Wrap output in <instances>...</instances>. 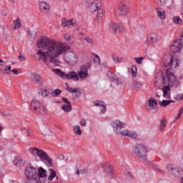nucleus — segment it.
Wrapping results in <instances>:
<instances>
[{
    "mask_svg": "<svg viewBox=\"0 0 183 183\" xmlns=\"http://www.w3.org/2000/svg\"><path fill=\"white\" fill-rule=\"evenodd\" d=\"M42 107V104L39 102L37 99H34L31 103V109L32 111H35L36 112L38 111L39 107Z\"/></svg>",
    "mask_w": 183,
    "mask_h": 183,
    "instance_id": "nucleus-18",
    "label": "nucleus"
},
{
    "mask_svg": "<svg viewBox=\"0 0 183 183\" xmlns=\"http://www.w3.org/2000/svg\"><path fill=\"white\" fill-rule=\"evenodd\" d=\"M11 66H6V69H4V71L6 74H10L11 73Z\"/></svg>",
    "mask_w": 183,
    "mask_h": 183,
    "instance_id": "nucleus-52",
    "label": "nucleus"
},
{
    "mask_svg": "<svg viewBox=\"0 0 183 183\" xmlns=\"http://www.w3.org/2000/svg\"><path fill=\"white\" fill-rule=\"evenodd\" d=\"M14 24L15 26H14L13 29H14V30L19 29V28H21V19H19L14 20Z\"/></svg>",
    "mask_w": 183,
    "mask_h": 183,
    "instance_id": "nucleus-36",
    "label": "nucleus"
},
{
    "mask_svg": "<svg viewBox=\"0 0 183 183\" xmlns=\"http://www.w3.org/2000/svg\"><path fill=\"white\" fill-rule=\"evenodd\" d=\"M64 78L76 81H79V76H78V74H76V71H69L68 74H65Z\"/></svg>",
    "mask_w": 183,
    "mask_h": 183,
    "instance_id": "nucleus-15",
    "label": "nucleus"
},
{
    "mask_svg": "<svg viewBox=\"0 0 183 183\" xmlns=\"http://www.w3.org/2000/svg\"><path fill=\"white\" fill-rule=\"evenodd\" d=\"M157 98H161V96H159L158 94H156Z\"/></svg>",
    "mask_w": 183,
    "mask_h": 183,
    "instance_id": "nucleus-63",
    "label": "nucleus"
},
{
    "mask_svg": "<svg viewBox=\"0 0 183 183\" xmlns=\"http://www.w3.org/2000/svg\"><path fill=\"white\" fill-rule=\"evenodd\" d=\"M110 79L112 81V82L117 84V85L119 84V78H118V76L114 73H111Z\"/></svg>",
    "mask_w": 183,
    "mask_h": 183,
    "instance_id": "nucleus-33",
    "label": "nucleus"
},
{
    "mask_svg": "<svg viewBox=\"0 0 183 183\" xmlns=\"http://www.w3.org/2000/svg\"><path fill=\"white\" fill-rule=\"evenodd\" d=\"M30 152L31 155H37L41 161H43V162H44V164H46L47 167H52V159H51V157H49V156H48V154H46L45 151L42 149H39L36 147H34L31 149Z\"/></svg>",
    "mask_w": 183,
    "mask_h": 183,
    "instance_id": "nucleus-4",
    "label": "nucleus"
},
{
    "mask_svg": "<svg viewBox=\"0 0 183 183\" xmlns=\"http://www.w3.org/2000/svg\"><path fill=\"white\" fill-rule=\"evenodd\" d=\"M137 66H132V76L134 78H135V76H137Z\"/></svg>",
    "mask_w": 183,
    "mask_h": 183,
    "instance_id": "nucleus-42",
    "label": "nucleus"
},
{
    "mask_svg": "<svg viewBox=\"0 0 183 183\" xmlns=\"http://www.w3.org/2000/svg\"><path fill=\"white\" fill-rule=\"evenodd\" d=\"M38 177H39V178H46V170L42 167H39L38 169Z\"/></svg>",
    "mask_w": 183,
    "mask_h": 183,
    "instance_id": "nucleus-24",
    "label": "nucleus"
},
{
    "mask_svg": "<svg viewBox=\"0 0 183 183\" xmlns=\"http://www.w3.org/2000/svg\"><path fill=\"white\" fill-rule=\"evenodd\" d=\"M19 59L21 61V62H24L25 61V57L22 55L19 56Z\"/></svg>",
    "mask_w": 183,
    "mask_h": 183,
    "instance_id": "nucleus-53",
    "label": "nucleus"
},
{
    "mask_svg": "<svg viewBox=\"0 0 183 183\" xmlns=\"http://www.w3.org/2000/svg\"><path fill=\"white\" fill-rule=\"evenodd\" d=\"M69 25H71L72 26H76V20L75 19H71L69 20Z\"/></svg>",
    "mask_w": 183,
    "mask_h": 183,
    "instance_id": "nucleus-46",
    "label": "nucleus"
},
{
    "mask_svg": "<svg viewBox=\"0 0 183 183\" xmlns=\"http://www.w3.org/2000/svg\"><path fill=\"white\" fill-rule=\"evenodd\" d=\"M117 14L123 16H127L128 14V6L125 3L121 2L117 9Z\"/></svg>",
    "mask_w": 183,
    "mask_h": 183,
    "instance_id": "nucleus-12",
    "label": "nucleus"
},
{
    "mask_svg": "<svg viewBox=\"0 0 183 183\" xmlns=\"http://www.w3.org/2000/svg\"><path fill=\"white\" fill-rule=\"evenodd\" d=\"M104 172L110 175V178H112V175H114V172L112 171V168L109 164H106L104 167Z\"/></svg>",
    "mask_w": 183,
    "mask_h": 183,
    "instance_id": "nucleus-27",
    "label": "nucleus"
},
{
    "mask_svg": "<svg viewBox=\"0 0 183 183\" xmlns=\"http://www.w3.org/2000/svg\"><path fill=\"white\" fill-rule=\"evenodd\" d=\"M64 39L66 42H71V36L69 34L64 35Z\"/></svg>",
    "mask_w": 183,
    "mask_h": 183,
    "instance_id": "nucleus-51",
    "label": "nucleus"
},
{
    "mask_svg": "<svg viewBox=\"0 0 183 183\" xmlns=\"http://www.w3.org/2000/svg\"><path fill=\"white\" fill-rule=\"evenodd\" d=\"M94 107H102L104 108L103 109L101 110L102 114H105L107 112V105L104 102L102 101H96L93 102Z\"/></svg>",
    "mask_w": 183,
    "mask_h": 183,
    "instance_id": "nucleus-21",
    "label": "nucleus"
},
{
    "mask_svg": "<svg viewBox=\"0 0 183 183\" xmlns=\"http://www.w3.org/2000/svg\"><path fill=\"white\" fill-rule=\"evenodd\" d=\"M160 5H165L167 4V0H159Z\"/></svg>",
    "mask_w": 183,
    "mask_h": 183,
    "instance_id": "nucleus-54",
    "label": "nucleus"
},
{
    "mask_svg": "<svg viewBox=\"0 0 183 183\" xmlns=\"http://www.w3.org/2000/svg\"><path fill=\"white\" fill-rule=\"evenodd\" d=\"M25 175L26 177V183H41V181H39L36 169L32 166L26 168Z\"/></svg>",
    "mask_w": 183,
    "mask_h": 183,
    "instance_id": "nucleus-5",
    "label": "nucleus"
},
{
    "mask_svg": "<svg viewBox=\"0 0 183 183\" xmlns=\"http://www.w3.org/2000/svg\"><path fill=\"white\" fill-rule=\"evenodd\" d=\"M162 64L164 71H166L169 85L164 86L162 91L163 92L164 98L169 99L171 98L170 86L172 88H177L179 85V81L177 79L175 75L171 72V68H178L179 66V61L178 59H174L170 54H166L163 57Z\"/></svg>",
    "mask_w": 183,
    "mask_h": 183,
    "instance_id": "nucleus-2",
    "label": "nucleus"
},
{
    "mask_svg": "<svg viewBox=\"0 0 183 183\" xmlns=\"http://www.w3.org/2000/svg\"><path fill=\"white\" fill-rule=\"evenodd\" d=\"M73 130L75 135H79V137L80 135H82V131L81 130V127H79V125H75L73 127Z\"/></svg>",
    "mask_w": 183,
    "mask_h": 183,
    "instance_id": "nucleus-31",
    "label": "nucleus"
},
{
    "mask_svg": "<svg viewBox=\"0 0 183 183\" xmlns=\"http://www.w3.org/2000/svg\"><path fill=\"white\" fill-rule=\"evenodd\" d=\"M49 176L48 177L49 181H54V178H55V177H56V172H55V170H54V169H49Z\"/></svg>",
    "mask_w": 183,
    "mask_h": 183,
    "instance_id": "nucleus-30",
    "label": "nucleus"
},
{
    "mask_svg": "<svg viewBox=\"0 0 183 183\" xmlns=\"http://www.w3.org/2000/svg\"><path fill=\"white\" fill-rule=\"evenodd\" d=\"M64 61L69 65L74 66L78 64V54L74 51H67L64 54Z\"/></svg>",
    "mask_w": 183,
    "mask_h": 183,
    "instance_id": "nucleus-7",
    "label": "nucleus"
},
{
    "mask_svg": "<svg viewBox=\"0 0 183 183\" xmlns=\"http://www.w3.org/2000/svg\"><path fill=\"white\" fill-rule=\"evenodd\" d=\"M182 113H183V107L179 109L178 115L174 117V122H176L177 121H178V119H179V118H181V115H182Z\"/></svg>",
    "mask_w": 183,
    "mask_h": 183,
    "instance_id": "nucleus-40",
    "label": "nucleus"
},
{
    "mask_svg": "<svg viewBox=\"0 0 183 183\" xmlns=\"http://www.w3.org/2000/svg\"><path fill=\"white\" fill-rule=\"evenodd\" d=\"M0 72L1 73H3L4 72V70L2 69H0Z\"/></svg>",
    "mask_w": 183,
    "mask_h": 183,
    "instance_id": "nucleus-64",
    "label": "nucleus"
},
{
    "mask_svg": "<svg viewBox=\"0 0 183 183\" xmlns=\"http://www.w3.org/2000/svg\"><path fill=\"white\" fill-rule=\"evenodd\" d=\"M91 63H87L80 66V69L77 74L79 79L80 78V79H86V78H89V73H88V70L91 69Z\"/></svg>",
    "mask_w": 183,
    "mask_h": 183,
    "instance_id": "nucleus-8",
    "label": "nucleus"
},
{
    "mask_svg": "<svg viewBox=\"0 0 183 183\" xmlns=\"http://www.w3.org/2000/svg\"><path fill=\"white\" fill-rule=\"evenodd\" d=\"M162 82H163L164 84H165V77L162 76Z\"/></svg>",
    "mask_w": 183,
    "mask_h": 183,
    "instance_id": "nucleus-57",
    "label": "nucleus"
},
{
    "mask_svg": "<svg viewBox=\"0 0 183 183\" xmlns=\"http://www.w3.org/2000/svg\"><path fill=\"white\" fill-rule=\"evenodd\" d=\"M173 21H174V24H179V25H181V24H182V20H181L179 16H174L173 18Z\"/></svg>",
    "mask_w": 183,
    "mask_h": 183,
    "instance_id": "nucleus-41",
    "label": "nucleus"
},
{
    "mask_svg": "<svg viewBox=\"0 0 183 183\" xmlns=\"http://www.w3.org/2000/svg\"><path fill=\"white\" fill-rule=\"evenodd\" d=\"M37 48L42 49L36 52V55L39 56V61L46 62L49 59L54 65H59V60L57 58L69 49L66 44L56 41L46 36H43L37 41Z\"/></svg>",
    "mask_w": 183,
    "mask_h": 183,
    "instance_id": "nucleus-1",
    "label": "nucleus"
},
{
    "mask_svg": "<svg viewBox=\"0 0 183 183\" xmlns=\"http://www.w3.org/2000/svg\"><path fill=\"white\" fill-rule=\"evenodd\" d=\"M76 174H77V175H79V174H81V170H77Z\"/></svg>",
    "mask_w": 183,
    "mask_h": 183,
    "instance_id": "nucleus-60",
    "label": "nucleus"
},
{
    "mask_svg": "<svg viewBox=\"0 0 183 183\" xmlns=\"http://www.w3.org/2000/svg\"><path fill=\"white\" fill-rule=\"evenodd\" d=\"M183 45V41L180 38L176 40L171 46H170V51L172 54H177L181 51Z\"/></svg>",
    "mask_w": 183,
    "mask_h": 183,
    "instance_id": "nucleus-9",
    "label": "nucleus"
},
{
    "mask_svg": "<svg viewBox=\"0 0 183 183\" xmlns=\"http://www.w3.org/2000/svg\"><path fill=\"white\" fill-rule=\"evenodd\" d=\"M157 16L160 19H165V10L162 8H157L156 9Z\"/></svg>",
    "mask_w": 183,
    "mask_h": 183,
    "instance_id": "nucleus-25",
    "label": "nucleus"
},
{
    "mask_svg": "<svg viewBox=\"0 0 183 183\" xmlns=\"http://www.w3.org/2000/svg\"><path fill=\"white\" fill-rule=\"evenodd\" d=\"M55 178H56V181H58V179H59V177L56 175Z\"/></svg>",
    "mask_w": 183,
    "mask_h": 183,
    "instance_id": "nucleus-62",
    "label": "nucleus"
},
{
    "mask_svg": "<svg viewBox=\"0 0 183 183\" xmlns=\"http://www.w3.org/2000/svg\"><path fill=\"white\" fill-rule=\"evenodd\" d=\"M14 164L16 167H24L25 162L22 160V158L17 157L14 160Z\"/></svg>",
    "mask_w": 183,
    "mask_h": 183,
    "instance_id": "nucleus-26",
    "label": "nucleus"
},
{
    "mask_svg": "<svg viewBox=\"0 0 183 183\" xmlns=\"http://www.w3.org/2000/svg\"><path fill=\"white\" fill-rule=\"evenodd\" d=\"M132 152L139 159L148 160V147L142 144H136L132 147Z\"/></svg>",
    "mask_w": 183,
    "mask_h": 183,
    "instance_id": "nucleus-3",
    "label": "nucleus"
},
{
    "mask_svg": "<svg viewBox=\"0 0 183 183\" xmlns=\"http://www.w3.org/2000/svg\"><path fill=\"white\" fill-rule=\"evenodd\" d=\"M92 55H94V62H97V64H101V59L99 58V56L98 54H92Z\"/></svg>",
    "mask_w": 183,
    "mask_h": 183,
    "instance_id": "nucleus-44",
    "label": "nucleus"
},
{
    "mask_svg": "<svg viewBox=\"0 0 183 183\" xmlns=\"http://www.w3.org/2000/svg\"><path fill=\"white\" fill-rule=\"evenodd\" d=\"M90 12H97L94 19L95 22H99L104 16V9H101V1L95 0L89 6Z\"/></svg>",
    "mask_w": 183,
    "mask_h": 183,
    "instance_id": "nucleus-6",
    "label": "nucleus"
},
{
    "mask_svg": "<svg viewBox=\"0 0 183 183\" xmlns=\"http://www.w3.org/2000/svg\"><path fill=\"white\" fill-rule=\"evenodd\" d=\"M53 72L60 76L61 78H65V73H64L61 69H53Z\"/></svg>",
    "mask_w": 183,
    "mask_h": 183,
    "instance_id": "nucleus-32",
    "label": "nucleus"
},
{
    "mask_svg": "<svg viewBox=\"0 0 183 183\" xmlns=\"http://www.w3.org/2000/svg\"><path fill=\"white\" fill-rule=\"evenodd\" d=\"M61 94H62V90L56 89L51 93V95L53 97H59V95H61Z\"/></svg>",
    "mask_w": 183,
    "mask_h": 183,
    "instance_id": "nucleus-37",
    "label": "nucleus"
},
{
    "mask_svg": "<svg viewBox=\"0 0 183 183\" xmlns=\"http://www.w3.org/2000/svg\"><path fill=\"white\" fill-rule=\"evenodd\" d=\"M112 127H113L115 134L119 135V134H121V129L125 128V124L119 120H115L112 122Z\"/></svg>",
    "mask_w": 183,
    "mask_h": 183,
    "instance_id": "nucleus-10",
    "label": "nucleus"
},
{
    "mask_svg": "<svg viewBox=\"0 0 183 183\" xmlns=\"http://www.w3.org/2000/svg\"><path fill=\"white\" fill-rule=\"evenodd\" d=\"M121 135H122V137H129V138H133L134 139L138 138V134H137L135 132H131L129 130L122 131Z\"/></svg>",
    "mask_w": 183,
    "mask_h": 183,
    "instance_id": "nucleus-14",
    "label": "nucleus"
},
{
    "mask_svg": "<svg viewBox=\"0 0 183 183\" xmlns=\"http://www.w3.org/2000/svg\"><path fill=\"white\" fill-rule=\"evenodd\" d=\"M86 169H81L80 170V174H86Z\"/></svg>",
    "mask_w": 183,
    "mask_h": 183,
    "instance_id": "nucleus-56",
    "label": "nucleus"
},
{
    "mask_svg": "<svg viewBox=\"0 0 183 183\" xmlns=\"http://www.w3.org/2000/svg\"><path fill=\"white\" fill-rule=\"evenodd\" d=\"M32 81L34 84H36L38 85H42L44 84V79H42V76L39 74H32Z\"/></svg>",
    "mask_w": 183,
    "mask_h": 183,
    "instance_id": "nucleus-13",
    "label": "nucleus"
},
{
    "mask_svg": "<svg viewBox=\"0 0 183 183\" xmlns=\"http://www.w3.org/2000/svg\"><path fill=\"white\" fill-rule=\"evenodd\" d=\"M36 112L37 114H40V115H46L48 113V109H46V106L41 104Z\"/></svg>",
    "mask_w": 183,
    "mask_h": 183,
    "instance_id": "nucleus-23",
    "label": "nucleus"
},
{
    "mask_svg": "<svg viewBox=\"0 0 183 183\" xmlns=\"http://www.w3.org/2000/svg\"><path fill=\"white\" fill-rule=\"evenodd\" d=\"M142 88V84L138 81H135L132 83V89H136L137 91H139Z\"/></svg>",
    "mask_w": 183,
    "mask_h": 183,
    "instance_id": "nucleus-29",
    "label": "nucleus"
},
{
    "mask_svg": "<svg viewBox=\"0 0 183 183\" xmlns=\"http://www.w3.org/2000/svg\"><path fill=\"white\" fill-rule=\"evenodd\" d=\"M79 124L81 127H86V120L85 119H82L80 122Z\"/></svg>",
    "mask_w": 183,
    "mask_h": 183,
    "instance_id": "nucleus-48",
    "label": "nucleus"
},
{
    "mask_svg": "<svg viewBox=\"0 0 183 183\" xmlns=\"http://www.w3.org/2000/svg\"><path fill=\"white\" fill-rule=\"evenodd\" d=\"M61 109L64 112H71L72 111V107H71V104H64L61 106Z\"/></svg>",
    "mask_w": 183,
    "mask_h": 183,
    "instance_id": "nucleus-35",
    "label": "nucleus"
},
{
    "mask_svg": "<svg viewBox=\"0 0 183 183\" xmlns=\"http://www.w3.org/2000/svg\"><path fill=\"white\" fill-rule=\"evenodd\" d=\"M149 102V108L148 109L149 112H151L152 109H155L157 107V105H158V102L155 101V99L154 97H150L148 100Z\"/></svg>",
    "mask_w": 183,
    "mask_h": 183,
    "instance_id": "nucleus-19",
    "label": "nucleus"
},
{
    "mask_svg": "<svg viewBox=\"0 0 183 183\" xmlns=\"http://www.w3.org/2000/svg\"><path fill=\"white\" fill-rule=\"evenodd\" d=\"M169 104H171V102H169V100H162L159 102V105H160V107H168Z\"/></svg>",
    "mask_w": 183,
    "mask_h": 183,
    "instance_id": "nucleus-38",
    "label": "nucleus"
},
{
    "mask_svg": "<svg viewBox=\"0 0 183 183\" xmlns=\"http://www.w3.org/2000/svg\"><path fill=\"white\" fill-rule=\"evenodd\" d=\"M39 94L41 97H44V98H46L48 95H49V92L46 89H41L40 92H39Z\"/></svg>",
    "mask_w": 183,
    "mask_h": 183,
    "instance_id": "nucleus-34",
    "label": "nucleus"
},
{
    "mask_svg": "<svg viewBox=\"0 0 183 183\" xmlns=\"http://www.w3.org/2000/svg\"><path fill=\"white\" fill-rule=\"evenodd\" d=\"M26 133H27V137H32V135H33L32 129H26Z\"/></svg>",
    "mask_w": 183,
    "mask_h": 183,
    "instance_id": "nucleus-49",
    "label": "nucleus"
},
{
    "mask_svg": "<svg viewBox=\"0 0 183 183\" xmlns=\"http://www.w3.org/2000/svg\"><path fill=\"white\" fill-rule=\"evenodd\" d=\"M62 25L64 26H69V21H66V18H63L62 19Z\"/></svg>",
    "mask_w": 183,
    "mask_h": 183,
    "instance_id": "nucleus-47",
    "label": "nucleus"
},
{
    "mask_svg": "<svg viewBox=\"0 0 183 183\" xmlns=\"http://www.w3.org/2000/svg\"><path fill=\"white\" fill-rule=\"evenodd\" d=\"M4 61L0 59V66L3 65Z\"/></svg>",
    "mask_w": 183,
    "mask_h": 183,
    "instance_id": "nucleus-58",
    "label": "nucleus"
},
{
    "mask_svg": "<svg viewBox=\"0 0 183 183\" xmlns=\"http://www.w3.org/2000/svg\"><path fill=\"white\" fill-rule=\"evenodd\" d=\"M112 57L113 58L114 62H116L117 64H119V62H121V59H119V56H118V55L112 54Z\"/></svg>",
    "mask_w": 183,
    "mask_h": 183,
    "instance_id": "nucleus-43",
    "label": "nucleus"
},
{
    "mask_svg": "<svg viewBox=\"0 0 183 183\" xmlns=\"http://www.w3.org/2000/svg\"><path fill=\"white\" fill-rule=\"evenodd\" d=\"M109 27L111 31H114V34H117V32H121L122 29V26L121 24H116L112 21L110 23Z\"/></svg>",
    "mask_w": 183,
    "mask_h": 183,
    "instance_id": "nucleus-16",
    "label": "nucleus"
},
{
    "mask_svg": "<svg viewBox=\"0 0 183 183\" xmlns=\"http://www.w3.org/2000/svg\"><path fill=\"white\" fill-rule=\"evenodd\" d=\"M182 15H183V3L182 4Z\"/></svg>",
    "mask_w": 183,
    "mask_h": 183,
    "instance_id": "nucleus-61",
    "label": "nucleus"
},
{
    "mask_svg": "<svg viewBox=\"0 0 183 183\" xmlns=\"http://www.w3.org/2000/svg\"><path fill=\"white\" fill-rule=\"evenodd\" d=\"M84 41H85L90 46H92L94 45V40L89 37H85L84 39Z\"/></svg>",
    "mask_w": 183,
    "mask_h": 183,
    "instance_id": "nucleus-39",
    "label": "nucleus"
},
{
    "mask_svg": "<svg viewBox=\"0 0 183 183\" xmlns=\"http://www.w3.org/2000/svg\"><path fill=\"white\" fill-rule=\"evenodd\" d=\"M61 99L65 104H67V105H71V102H69L67 98L61 97Z\"/></svg>",
    "mask_w": 183,
    "mask_h": 183,
    "instance_id": "nucleus-50",
    "label": "nucleus"
},
{
    "mask_svg": "<svg viewBox=\"0 0 183 183\" xmlns=\"http://www.w3.org/2000/svg\"><path fill=\"white\" fill-rule=\"evenodd\" d=\"M144 57H135L134 60L136 61L137 64H139V65H141L142 64V61H144Z\"/></svg>",
    "mask_w": 183,
    "mask_h": 183,
    "instance_id": "nucleus-45",
    "label": "nucleus"
},
{
    "mask_svg": "<svg viewBox=\"0 0 183 183\" xmlns=\"http://www.w3.org/2000/svg\"><path fill=\"white\" fill-rule=\"evenodd\" d=\"M39 8L43 12H49V9H51L49 4L46 1L40 2Z\"/></svg>",
    "mask_w": 183,
    "mask_h": 183,
    "instance_id": "nucleus-20",
    "label": "nucleus"
},
{
    "mask_svg": "<svg viewBox=\"0 0 183 183\" xmlns=\"http://www.w3.org/2000/svg\"><path fill=\"white\" fill-rule=\"evenodd\" d=\"M167 169L169 172H171L174 177H179L181 174H183L182 170L178 169L174 164H168Z\"/></svg>",
    "mask_w": 183,
    "mask_h": 183,
    "instance_id": "nucleus-11",
    "label": "nucleus"
},
{
    "mask_svg": "<svg viewBox=\"0 0 183 183\" xmlns=\"http://www.w3.org/2000/svg\"><path fill=\"white\" fill-rule=\"evenodd\" d=\"M2 129H4V127H2V126L0 125V134L1 132H2Z\"/></svg>",
    "mask_w": 183,
    "mask_h": 183,
    "instance_id": "nucleus-59",
    "label": "nucleus"
},
{
    "mask_svg": "<svg viewBox=\"0 0 183 183\" xmlns=\"http://www.w3.org/2000/svg\"><path fill=\"white\" fill-rule=\"evenodd\" d=\"M168 121L165 117H162V119H160V124H159V131L160 132H163V131L167 128V124Z\"/></svg>",
    "mask_w": 183,
    "mask_h": 183,
    "instance_id": "nucleus-22",
    "label": "nucleus"
},
{
    "mask_svg": "<svg viewBox=\"0 0 183 183\" xmlns=\"http://www.w3.org/2000/svg\"><path fill=\"white\" fill-rule=\"evenodd\" d=\"M11 72H12L14 75H18V70H16V69H13V70H11Z\"/></svg>",
    "mask_w": 183,
    "mask_h": 183,
    "instance_id": "nucleus-55",
    "label": "nucleus"
},
{
    "mask_svg": "<svg viewBox=\"0 0 183 183\" xmlns=\"http://www.w3.org/2000/svg\"><path fill=\"white\" fill-rule=\"evenodd\" d=\"M147 41L150 44H155L158 41V36L157 34H152L147 38Z\"/></svg>",
    "mask_w": 183,
    "mask_h": 183,
    "instance_id": "nucleus-28",
    "label": "nucleus"
},
{
    "mask_svg": "<svg viewBox=\"0 0 183 183\" xmlns=\"http://www.w3.org/2000/svg\"><path fill=\"white\" fill-rule=\"evenodd\" d=\"M66 89L71 94H75V97L76 98H80L81 95L82 94V92H81V89L79 88L73 89L71 87L67 86Z\"/></svg>",
    "mask_w": 183,
    "mask_h": 183,
    "instance_id": "nucleus-17",
    "label": "nucleus"
}]
</instances>
